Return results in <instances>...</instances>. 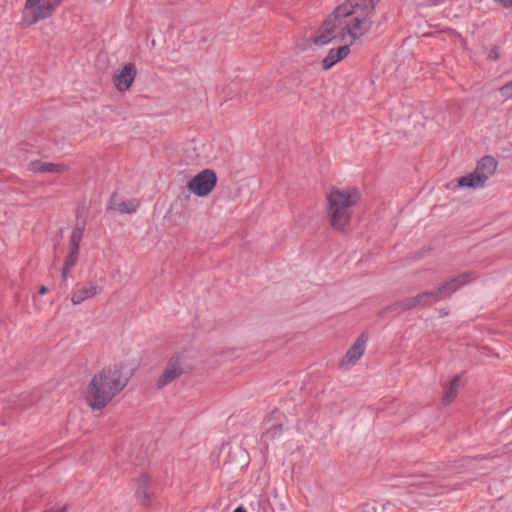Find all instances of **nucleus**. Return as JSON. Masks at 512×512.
Segmentation results:
<instances>
[{
    "label": "nucleus",
    "mask_w": 512,
    "mask_h": 512,
    "mask_svg": "<svg viewBox=\"0 0 512 512\" xmlns=\"http://www.w3.org/2000/svg\"><path fill=\"white\" fill-rule=\"evenodd\" d=\"M379 1L345 0L324 21L314 42L325 45L341 40L353 44L371 30L374 9Z\"/></svg>",
    "instance_id": "obj_1"
},
{
    "label": "nucleus",
    "mask_w": 512,
    "mask_h": 512,
    "mask_svg": "<svg viewBox=\"0 0 512 512\" xmlns=\"http://www.w3.org/2000/svg\"><path fill=\"white\" fill-rule=\"evenodd\" d=\"M131 373L122 365L104 368L96 374L86 391V401L93 409L104 408L127 385Z\"/></svg>",
    "instance_id": "obj_2"
},
{
    "label": "nucleus",
    "mask_w": 512,
    "mask_h": 512,
    "mask_svg": "<svg viewBox=\"0 0 512 512\" xmlns=\"http://www.w3.org/2000/svg\"><path fill=\"white\" fill-rule=\"evenodd\" d=\"M360 197L356 187L333 188L327 193V219L334 230L346 231L351 221L352 208Z\"/></svg>",
    "instance_id": "obj_3"
},
{
    "label": "nucleus",
    "mask_w": 512,
    "mask_h": 512,
    "mask_svg": "<svg viewBox=\"0 0 512 512\" xmlns=\"http://www.w3.org/2000/svg\"><path fill=\"white\" fill-rule=\"evenodd\" d=\"M471 280L470 274H462L458 276L457 278H454L450 280L449 282L445 283L442 287H440L436 292H425L422 294H419L416 297H412L409 299H406L403 302L405 309L414 308L417 306H424L430 303H433L437 301L438 299L444 298L451 293L458 290L461 286L469 283Z\"/></svg>",
    "instance_id": "obj_4"
},
{
    "label": "nucleus",
    "mask_w": 512,
    "mask_h": 512,
    "mask_svg": "<svg viewBox=\"0 0 512 512\" xmlns=\"http://www.w3.org/2000/svg\"><path fill=\"white\" fill-rule=\"evenodd\" d=\"M497 161L491 156L482 157L473 172L457 179L459 188L479 189L484 187L486 181L494 175Z\"/></svg>",
    "instance_id": "obj_5"
},
{
    "label": "nucleus",
    "mask_w": 512,
    "mask_h": 512,
    "mask_svg": "<svg viewBox=\"0 0 512 512\" xmlns=\"http://www.w3.org/2000/svg\"><path fill=\"white\" fill-rule=\"evenodd\" d=\"M217 184V175L212 169H204L192 177L186 187L198 197L208 196Z\"/></svg>",
    "instance_id": "obj_6"
},
{
    "label": "nucleus",
    "mask_w": 512,
    "mask_h": 512,
    "mask_svg": "<svg viewBox=\"0 0 512 512\" xmlns=\"http://www.w3.org/2000/svg\"><path fill=\"white\" fill-rule=\"evenodd\" d=\"M59 4L60 0H26L25 8L31 16L29 24L50 17Z\"/></svg>",
    "instance_id": "obj_7"
},
{
    "label": "nucleus",
    "mask_w": 512,
    "mask_h": 512,
    "mask_svg": "<svg viewBox=\"0 0 512 512\" xmlns=\"http://www.w3.org/2000/svg\"><path fill=\"white\" fill-rule=\"evenodd\" d=\"M185 371L184 356L182 354H176L169 358L162 374L157 380V386L162 388L176 378H178Z\"/></svg>",
    "instance_id": "obj_8"
},
{
    "label": "nucleus",
    "mask_w": 512,
    "mask_h": 512,
    "mask_svg": "<svg viewBox=\"0 0 512 512\" xmlns=\"http://www.w3.org/2000/svg\"><path fill=\"white\" fill-rule=\"evenodd\" d=\"M368 342V334L361 333L353 345L347 350L340 362V367L349 369L362 357Z\"/></svg>",
    "instance_id": "obj_9"
},
{
    "label": "nucleus",
    "mask_w": 512,
    "mask_h": 512,
    "mask_svg": "<svg viewBox=\"0 0 512 512\" xmlns=\"http://www.w3.org/2000/svg\"><path fill=\"white\" fill-rule=\"evenodd\" d=\"M100 292L101 287L96 283V281L89 280L84 283H79L72 291L71 302L74 305H79L84 301L95 297Z\"/></svg>",
    "instance_id": "obj_10"
},
{
    "label": "nucleus",
    "mask_w": 512,
    "mask_h": 512,
    "mask_svg": "<svg viewBox=\"0 0 512 512\" xmlns=\"http://www.w3.org/2000/svg\"><path fill=\"white\" fill-rule=\"evenodd\" d=\"M136 73V67L133 63H127L121 69L115 71L113 83L116 89L120 92L128 90L135 80Z\"/></svg>",
    "instance_id": "obj_11"
},
{
    "label": "nucleus",
    "mask_w": 512,
    "mask_h": 512,
    "mask_svg": "<svg viewBox=\"0 0 512 512\" xmlns=\"http://www.w3.org/2000/svg\"><path fill=\"white\" fill-rule=\"evenodd\" d=\"M350 53L349 45H344L338 48H332L322 60V67L325 70L330 69L336 63L343 60Z\"/></svg>",
    "instance_id": "obj_12"
},
{
    "label": "nucleus",
    "mask_w": 512,
    "mask_h": 512,
    "mask_svg": "<svg viewBox=\"0 0 512 512\" xmlns=\"http://www.w3.org/2000/svg\"><path fill=\"white\" fill-rule=\"evenodd\" d=\"M139 206L135 199L120 201L116 195H113L107 204L109 210H115L122 214L134 213Z\"/></svg>",
    "instance_id": "obj_13"
},
{
    "label": "nucleus",
    "mask_w": 512,
    "mask_h": 512,
    "mask_svg": "<svg viewBox=\"0 0 512 512\" xmlns=\"http://www.w3.org/2000/svg\"><path fill=\"white\" fill-rule=\"evenodd\" d=\"M150 478L147 475H142L137 479L136 483V497L137 500L144 506L150 503Z\"/></svg>",
    "instance_id": "obj_14"
},
{
    "label": "nucleus",
    "mask_w": 512,
    "mask_h": 512,
    "mask_svg": "<svg viewBox=\"0 0 512 512\" xmlns=\"http://www.w3.org/2000/svg\"><path fill=\"white\" fill-rule=\"evenodd\" d=\"M30 169L34 172L61 173L66 169V166L64 164L37 160L31 162Z\"/></svg>",
    "instance_id": "obj_15"
},
{
    "label": "nucleus",
    "mask_w": 512,
    "mask_h": 512,
    "mask_svg": "<svg viewBox=\"0 0 512 512\" xmlns=\"http://www.w3.org/2000/svg\"><path fill=\"white\" fill-rule=\"evenodd\" d=\"M461 386V378L460 376H455L451 379L449 384L445 387L443 401L445 403H450L458 393V390Z\"/></svg>",
    "instance_id": "obj_16"
},
{
    "label": "nucleus",
    "mask_w": 512,
    "mask_h": 512,
    "mask_svg": "<svg viewBox=\"0 0 512 512\" xmlns=\"http://www.w3.org/2000/svg\"><path fill=\"white\" fill-rule=\"evenodd\" d=\"M82 236L83 229L81 227H75L71 234L70 248H74V250H79Z\"/></svg>",
    "instance_id": "obj_17"
},
{
    "label": "nucleus",
    "mask_w": 512,
    "mask_h": 512,
    "mask_svg": "<svg viewBox=\"0 0 512 512\" xmlns=\"http://www.w3.org/2000/svg\"><path fill=\"white\" fill-rule=\"evenodd\" d=\"M78 256H79V250H74V248H70L69 254L67 255V257L65 259L64 265H66L67 268L74 267L78 261Z\"/></svg>",
    "instance_id": "obj_18"
},
{
    "label": "nucleus",
    "mask_w": 512,
    "mask_h": 512,
    "mask_svg": "<svg viewBox=\"0 0 512 512\" xmlns=\"http://www.w3.org/2000/svg\"><path fill=\"white\" fill-rule=\"evenodd\" d=\"M501 95L507 99L512 98V80L499 89Z\"/></svg>",
    "instance_id": "obj_19"
},
{
    "label": "nucleus",
    "mask_w": 512,
    "mask_h": 512,
    "mask_svg": "<svg viewBox=\"0 0 512 512\" xmlns=\"http://www.w3.org/2000/svg\"><path fill=\"white\" fill-rule=\"evenodd\" d=\"M282 431V426L281 425H276V424H273L272 426H270L267 430V433L268 434H271V437H275L277 434H279L280 432Z\"/></svg>",
    "instance_id": "obj_20"
},
{
    "label": "nucleus",
    "mask_w": 512,
    "mask_h": 512,
    "mask_svg": "<svg viewBox=\"0 0 512 512\" xmlns=\"http://www.w3.org/2000/svg\"><path fill=\"white\" fill-rule=\"evenodd\" d=\"M495 1L506 8L512 7V0H495Z\"/></svg>",
    "instance_id": "obj_21"
},
{
    "label": "nucleus",
    "mask_w": 512,
    "mask_h": 512,
    "mask_svg": "<svg viewBox=\"0 0 512 512\" xmlns=\"http://www.w3.org/2000/svg\"><path fill=\"white\" fill-rule=\"evenodd\" d=\"M70 269H71V268H67V266H66V265H64L63 270H62V279H63L64 281H65V280H67V278H68V273H69Z\"/></svg>",
    "instance_id": "obj_22"
},
{
    "label": "nucleus",
    "mask_w": 512,
    "mask_h": 512,
    "mask_svg": "<svg viewBox=\"0 0 512 512\" xmlns=\"http://www.w3.org/2000/svg\"><path fill=\"white\" fill-rule=\"evenodd\" d=\"M46 292H47V288H46L45 286H43V285H42V286L39 288V294H42V295H43V294H45Z\"/></svg>",
    "instance_id": "obj_23"
},
{
    "label": "nucleus",
    "mask_w": 512,
    "mask_h": 512,
    "mask_svg": "<svg viewBox=\"0 0 512 512\" xmlns=\"http://www.w3.org/2000/svg\"><path fill=\"white\" fill-rule=\"evenodd\" d=\"M234 512H246L243 508L238 507L234 510Z\"/></svg>",
    "instance_id": "obj_24"
}]
</instances>
